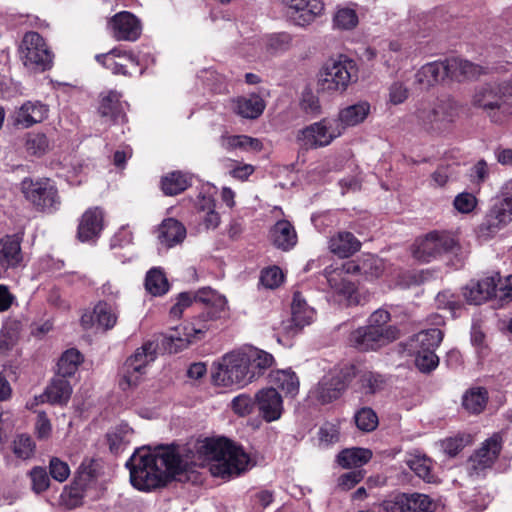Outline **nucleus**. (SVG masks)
<instances>
[{
	"label": "nucleus",
	"instance_id": "nucleus-23",
	"mask_svg": "<svg viewBox=\"0 0 512 512\" xmlns=\"http://www.w3.org/2000/svg\"><path fill=\"white\" fill-rule=\"evenodd\" d=\"M347 383L341 372H333L325 375L318 383L315 394L323 404L338 399L346 389Z\"/></svg>",
	"mask_w": 512,
	"mask_h": 512
},
{
	"label": "nucleus",
	"instance_id": "nucleus-64",
	"mask_svg": "<svg viewBox=\"0 0 512 512\" xmlns=\"http://www.w3.org/2000/svg\"><path fill=\"white\" fill-rule=\"evenodd\" d=\"M300 105H301V108L307 114L316 116L320 113L321 107H320L319 99L311 92H306L303 94Z\"/></svg>",
	"mask_w": 512,
	"mask_h": 512
},
{
	"label": "nucleus",
	"instance_id": "nucleus-8",
	"mask_svg": "<svg viewBox=\"0 0 512 512\" xmlns=\"http://www.w3.org/2000/svg\"><path fill=\"white\" fill-rule=\"evenodd\" d=\"M254 372L243 352L224 355L217 371L213 374L215 384L222 386H245L254 380Z\"/></svg>",
	"mask_w": 512,
	"mask_h": 512
},
{
	"label": "nucleus",
	"instance_id": "nucleus-31",
	"mask_svg": "<svg viewBox=\"0 0 512 512\" xmlns=\"http://www.w3.org/2000/svg\"><path fill=\"white\" fill-rule=\"evenodd\" d=\"M198 219L207 230L216 229L220 222V214L216 211L215 200L211 196L199 195L196 201Z\"/></svg>",
	"mask_w": 512,
	"mask_h": 512
},
{
	"label": "nucleus",
	"instance_id": "nucleus-60",
	"mask_svg": "<svg viewBox=\"0 0 512 512\" xmlns=\"http://www.w3.org/2000/svg\"><path fill=\"white\" fill-rule=\"evenodd\" d=\"M255 404L256 399L253 400L247 394H240L232 400L231 407L236 414L243 417L252 413Z\"/></svg>",
	"mask_w": 512,
	"mask_h": 512
},
{
	"label": "nucleus",
	"instance_id": "nucleus-30",
	"mask_svg": "<svg viewBox=\"0 0 512 512\" xmlns=\"http://www.w3.org/2000/svg\"><path fill=\"white\" fill-rule=\"evenodd\" d=\"M232 109L242 118L256 119L263 113L265 102L259 95L251 94L233 99Z\"/></svg>",
	"mask_w": 512,
	"mask_h": 512
},
{
	"label": "nucleus",
	"instance_id": "nucleus-41",
	"mask_svg": "<svg viewBox=\"0 0 512 512\" xmlns=\"http://www.w3.org/2000/svg\"><path fill=\"white\" fill-rule=\"evenodd\" d=\"M190 185V177L181 171L170 172L161 179V189L168 196L180 194Z\"/></svg>",
	"mask_w": 512,
	"mask_h": 512
},
{
	"label": "nucleus",
	"instance_id": "nucleus-9",
	"mask_svg": "<svg viewBox=\"0 0 512 512\" xmlns=\"http://www.w3.org/2000/svg\"><path fill=\"white\" fill-rule=\"evenodd\" d=\"M19 53L24 66L30 71L44 72L53 65L54 54L37 32L31 31L24 35Z\"/></svg>",
	"mask_w": 512,
	"mask_h": 512
},
{
	"label": "nucleus",
	"instance_id": "nucleus-19",
	"mask_svg": "<svg viewBox=\"0 0 512 512\" xmlns=\"http://www.w3.org/2000/svg\"><path fill=\"white\" fill-rule=\"evenodd\" d=\"M49 106L40 100H28L15 109L13 125L28 129L48 118Z\"/></svg>",
	"mask_w": 512,
	"mask_h": 512
},
{
	"label": "nucleus",
	"instance_id": "nucleus-22",
	"mask_svg": "<svg viewBox=\"0 0 512 512\" xmlns=\"http://www.w3.org/2000/svg\"><path fill=\"white\" fill-rule=\"evenodd\" d=\"M498 282L499 274L483 278L479 281H471L464 289L463 295L468 303L479 305L490 299L492 296L499 297Z\"/></svg>",
	"mask_w": 512,
	"mask_h": 512
},
{
	"label": "nucleus",
	"instance_id": "nucleus-33",
	"mask_svg": "<svg viewBox=\"0 0 512 512\" xmlns=\"http://www.w3.org/2000/svg\"><path fill=\"white\" fill-rule=\"evenodd\" d=\"M273 244L284 251L290 250L297 243V234L293 225L287 220H279L270 230Z\"/></svg>",
	"mask_w": 512,
	"mask_h": 512
},
{
	"label": "nucleus",
	"instance_id": "nucleus-57",
	"mask_svg": "<svg viewBox=\"0 0 512 512\" xmlns=\"http://www.w3.org/2000/svg\"><path fill=\"white\" fill-rule=\"evenodd\" d=\"M409 88L401 81H394L388 88V101L392 105L404 103L409 97Z\"/></svg>",
	"mask_w": 512,
	"mask_h": 512
},
{
	"label": "nucleus",
	"instance_id": "nucleus-47",
	"mask_svg": "<svg viewBox=\"0 0 512 512\" xmlns=\"http://www.w3.org/2000/svg\"><path fill=\"white\" fill-rule=\"evenodd\" d=\"M359 383L365 393L374 394L384 388L386 379L377 372L363 371L359 376Z\"/></svg>",
	"mask_w": 512,
	"mask_h": 512
},
{
	"label": "nucleus",
	"instance_id": "nucleus-54",
	"mask_svg": "<svg viewBox=\"0 0 512 512\" xmlns=\"http://www.w3.org/2000/svg\"><path fill=\"white\" fill-rule=\"evenodd\" d=\"M390 512H417L413 494H401L387 505Z\"/></svg>",
	"mask_w": 512,
	"mask_h": 512
},
{
	"label": "nucleus",
	"instance_id": "nucleus-28",
	"mask_svg": "<svg viewBox=\"0 0 512 512\" xmlns=\"http://www.w3.org/2000/svg\"><path fill=\"white\" fill-rule=\"evenodd\" d=\"M23 260L21 240L16 235H6L0 239V264L7 268L18 267Z\"/></svg>",
	"mask_w": 512,
	"mask_h": 512
},
{
	"label": "nucleus",
	"instance_id": "nucleus-26",
	"mask_svg": "<svg viewBox=\"0 0 512 512\" xmlns=\"http://www.w3.org/2000/svg\"><path fill=\"white\" fill-rule=\"evenodd\" d=\"M72 387L66 378L55 376L39 396L40 401L53 405H66L71 397Z\"/></svg>",
	"mask_w": 512,
	"mask_h": 512
},
{
	"label": "nucleus",
	"instance_id": "nucleus-24",
	"mask_svg": "<svg viewBox=\"0 0 512 512\" xmlns=\"http://www.w3.org/2000/svg\"><path fill=\"white\" fill-rule=\"evenodd\" d=\"M186 227L175 218H166L157 229V239L166 248L175 247L185 240Z\"/></svg>",
	"mask_w": 512,
	"mask_h": 512
},
{
	"label": "nucleus",
	"instance_id": "nucleus-59",
	"mask_svg": "<svg viewBox=\"0 0 512 512\" xmlns=\"http://www.w3.org/2000/svg\"><path fill=\"white\" fill-rule=\"evenodd\" d=\"M34 433L38 440H48L52 435V424L44 411H40L37 414Z\"/></svg>",
	"mask_w": 512,
	"mask_h": 512
},
{
	"label": "nucleus",
	"instance_id": "nucleus-16",
	"mask_svg": "<svg viewBox=\"0 0 512 512\" xmlns=\"http://www.w3.org/2000/svg\"><path fill=\"white\" fill-rule=\"evenodd\" d=\"M118 316L119 310L116 304L99 301L92 312H86L81 316L80 322L86 330L96 325L102 331H109L117 324Z\"/></svg>",
	"mask_w": 512,
	"mask_h": 512
},
{
	"label": "nucleus",
	"instance_id": "nucleus-13",
	"mask_svg": "<svg viewBox=\"0 0 512 512\" xmlns=\"http://www.w3.org/2000/svg\"><path fill=\"white\" fill-rule=\"evenodd\" d=\"M342 128L336 120L323 119L300 130L297 141L305 149L324 147L342 135Z\"/></svg>",
	"mask_w": 512,
	"mask_h": 512
},
{
	"label": "nucleus",
	"instance_id": "nucleus-61",
	"mask_svg": "<svg viewBox=\"0 0 512 512\" xmlns=\"http://www.w3.org/2000/svg\"><path fill=\"white\" fill-rule=\"evenodd\" d=\"M49 473L54 480L64 482L70 475V468L65 461L52 457L49 461Z\"/></svg>",
	"mask_w": 512,
	"mask_h": 512
},
{
	"label": "nucleus",
	"instance_id": "nucleus-52",
	"mask_svg": "<svg viewBox=\"0 0 512 512\" xmlns=\"http://www.w3.org/2000/svg\"><path fill=\"white\" fill-rule=\"evenodd\" d=\"M292 43V37L289 33H273L266 38V48L271 53H279L288 50Z\"/></svg>",
	"mask_w": 512,
	"mask_h": 512
},
{
	"label": "nucleus",
	"instance_id": "nucleus-36",
	"mask_svg": "<svg viewBox=\"0 0 512 512\" xmlns=\"http://www.w3.org/2000/svg\"><path fill=\"white\" fill-rule=\"evenodd\" d=\"M448 76L458 81L472 79L482 74V67L459 58L447 59Z\"/></svg>",
	"mask_w": 512,
	"mask_h": 512
},
{
	"label": "nucleus",
	"instance_id": "nucleus-46",
	"mask_svg": "<svg viewBox=\"0 0 512 512\" xmlns=\"http://www.w3.org/2000/svg\"><path fill=\"white\" fill-rule=\"evenodd\" d=\"M145 288L150 294L160 296L168 291L169 284L164 273L159 269L153 268L146 275Z\"/></svg>",
	"mask_w": 512,
	"mask_h": 512
},
{
	"label": "nucleus",
	"instance_id": "nucleus-32",
	"mask_svg": "<svg viewBox=\"0 0 512 512\" xmlns=\"http://www.w3.org/2000/svg\"><path fill=\"white\" fill-rule=\"evenodd\" d=\"M315 317V309L308 305L300 292H295L291 303V320L295 327L302 329L310 325Z\"/></svg>",
	"mask_w": 512,
	"mask_h": 512
},
{
	"label": "nucleus",
	"instance_id": "nucleus-1",
	"mask_svg": "<svg viewBox=\"0 0 512 512\" xmlns=\"http://www.w3.org/2000/svg\"><path fill=\"white\" fill-rule=\"evenodd\" d=\"M205 461L211 462L210 471L214 476L230 478L246 470L249 457L242 448L226 438H208L199 443L197 455L174 445L160 446L154 450L138 448L126 466L130 471L131 484L140 491H150L191 466L203 465Z\"/></svg>",
	"mask_w": 512,
	"mask_h": 512
},
{
	"label": "nucleus",
	"instance_id": "nucleus-44",
	"mask_svg": "<svg viewBox=\"0 0 512 512\" xmlns=\"http://www.w3.org/2000/svg\"><path fill=\"white\" fill-rule=\"evenodd\" d=\"M133 430L127 424L119 425L114 431L107 434L109 449L112 453L118 454L131 441Z\"/></svg>",
	"mask_w": 512,
	"mask_h": 512
},
{
	"label": "nucleus",
	"instance_id": "nucleus-53",
	"mask_svg": "<svg viewBox=\"0 0 512 512\" xmlns=\"http://www.w3.org/2000/svg\"><path fill=\"white\" fill-rule=\"evenodd\" d=\"M415 365L421 372H430L439 364V358L435 351H416Z\"/></svg>",
	"mask_w": 512,
	"mask_h": 512
},
{
	"label": "nucleus",
	"instance_id": "nucleus-6",
	"mask_svg": "<svg viewBox=\"0 0 512 512\" xmlns=\"http://www.w3.org/2000/svg\"><path fill=\"white\" fill-rule=\"evenodd\" d=\"M20 185L24 198L36 211L50 214L59 209L61 199L58 189L51 179L26 177Z\"/></svg>",
	"mask_w": 512,
	"mask_h": 512
},
{
	"label": "nucleus",
	"instance_id": "nucleus-10",
	"mask_svg": "<svg viewBox=\"0 0 512 512\" xmlns=\"http://www.w3.org/2000/svg\"><path fill=\"white\" fill-rule=\"evenodd\" d=\"M396 326L388 325L385 329H376L374 326H362L351 332L350 345L359 351H376L399 338Z\"/></svg>",
	"mask_w": 512,
	"mask_h": 512
},
{
	"label": "nucleus",
	"instance_id": "nucleus-3",
	"mask_svg": "<svg viewBox=\"0 0 512 512\" xmlns=\"http://www.w3.org/2000/svg\"><path fill=\"white\" fill-rule=\"evenodd\" d=\"M358 65L346 55L329 58L317 75L319 89L329 95L343 94L358 81Z\"/></svg>",
	"mask_w": 512,
	"mask_h": 512
},
{
	"label": "nucleus",
	"instance_id": "nucleus-42",
	"mask_svg": "<svg viewBox=\"0 0 512 512\" xmlns=\"http://www.w3.org/2000/svg\"><path fill=\"white\" fill-rule=\"evenodd\" d=\"M24 148L28 155L42 157L50 150V142L44 133L29 132L24 135Z\"/></svg>",
	"mask_w": 512,
	"mask_h": 512
},
{
	"label": "nucleus",
	"instance_id": "nucleus-29",
	"mask_svg": "<svg viewBox=\"0 0 512 512\" xmlns=\"http://www.w3.org/2000/svg\"><path fill=\"white\" fill-rule=\"evenodd\" d=\"M370 104L367 101H359L342 108L336 121L340 124L342 132L347 127H354L365 121L370 113Z\"/></svg>",
	"mask_w": 512,
	"mask_h": 512
},
{
	"label": "nucleus",
	"instance_id": "nucleus-50",
	"mask_svg": "<svg viewBox=\"0 0 512 512\" xmlns=\"http://www.w3.org/2000/svg\"><path fill=\"white\" fill-rule=\"evenodd\" d=\"M357 24L358 16L356 11L352 8H339L333 17L334 27L341 30H351L355 28Z\"/></svg>",
	"mask_w": 512,
	"mask_h": 512
},
{
	"label": "nucleus",
	"instance_id": "nucleus-21",
	"mask_svg": "<svg viewBox=\"0 0 512 512\" xmlns=\"http://www.w3.org/2000/svg\"><path fill=\"white\" fill-rule=\"evenodd\" d=\"M256 406L268 423L279 420L284 411L283 400L276 388L262 389L256 394Z\"/></svg>",
	"mask_w": 512,
	"mask_h": 512
},
{
	"label": "nucleus",
	"instance_id": "nucleus-4",
	"mask_svg": "<svg viewBox=\"0 0 512 512\" xmlns=\"http://www.w3.org/2000/svg\"><path fill=\"white\" fill-rule=\"evenodd\" d=\"M512 222V178L506 181L476 229L477 237L487 241Z\"/></svg>",
	"mask_w": 512,
	"mask_h": 512
},
{
	"label": "nucleus",
	"instance_id": "nucleus-12",
	"mask_svg": "<svg viewBox=\"0 0 512 512\" xmlns=\"http://www.w3.org/2000/svg\"><path fill=\"white\" fill-rule=\"evenodd\" d=\"M502 450V438L495 433L486 439L481 446L474 451L467 461V472L470 477L480 478L486 475L498 459Z\"/></svg>",
	"mask_w": 512,
	"mask_h": 512
},
{
	"label": "nucleus",
	"instance_id": "nucleus-15",
	"mask_svg": "<svg viewBox=\"0 0 512 512\" xmlns=\"http://www.w3.org/2000/svg\"><path fill=\"white\" fill-rule=\"evenodd\" d=\"M207 330L206 324L196 326L194 323H186L174 328L171 334L163 336L162 345L169 353H177L200 341Z\"/></svg>",
	"mask_w": 512,
	"mask_h": 512
},
{
	"label": "nucleus",
	"instance_id": "nucleus-11",
	"mask_svg": "<svg viewBox=\"0 0 512 512\" xmlns=\"http://www.w3.org/2000/svg\"><path fill=\"white\" fill-rule=\"evenodd\" d=\"M159 347L158 340H147L126 360L124 364L123 381L127 387L136 386L146 367L155 361Z\"/></svg>",
	"mask_w": 512,
	"mask_h": 512
},
{
	"label": "nucleus",
	"instance_id": "nucleus-20",
	"mask_svg": "<svg viewBox=\"0 0 512 512\" xmlns=\"http://www.w3.org/2000/svg\"><path fill=\"white\" fill-rule=\"evenodd\" d=\"M111 35L118 41H136L141 34L139 20L130 12L115 14L108 22Z\"/></svg>",
	"mask_w": 512,
	"mask_h": 512
},
{
	"label": "nucleus",
	"instance_id": "nucleus-18",
	"mask_svg": "<svg viewBox=\"0 0 512 512\" xmlns=\"http://www.w3.org/2000/svg\"><path fill=\"white\" fill-rule=\"evenodd\" d=\"M288 14L298 26H306L324 12L322 0H282Z\"/></svg>",
	"mask_w": 512,
	"mask_h": 512
},
{
	"label": "nucleus",
	"instance_id": "nucleus-2",
	"mask_svg": "<svg viewBox=\"0 0 512 512\" xmlns=\"http://www.w3.org/2000/svg\"><path fill=\"white\" fill-rule=\"evenodd\" d=\"M494 123H503L512 115V81L478 87L471 100Z\"/></svg>",
	"mask_w": 512,
	"mask_h": 512
},
{
	"label": "nucleus",
	"instance_id": "nucleus-37",
	"mask_svg": "<svg viewBox=\"0 0 512 512\" xmlns=\"http://www.w3.org/2000/svg\"><path fill=\"white\" fill-rule=\"evenodd\" d=\"M443 340L440 329L432 328L420 331L411 339V347L416 351H435Z\"/></svg>",
	"mask_w": 512,
	"mask_h": 512
},
{
	"label": "nucleus",
	"instance_id": "nucleus-51",
	"mask_svg": "<svg viewBox=\"0 0 512 512\" xmlns=\"http://www.w3.org/2000/svg\"><path fill=\"white\" fill-rule=\"evenodd\" d=\"M362 274L367 278H378L385 270V263L382 259L374 255H364L362 257Z\"/></svg>",
	"mask_w": 512,
	"mask_h": 512
},
{
	"label": "nucleus",
	"instance_id": "nucleus-63",
	"mask_svg": "<svg viewBox=\"0 0 512 512\" xmlns=\"http://www.w3.org/2000/svg\"><path fill=\"white\" fill-rule=\"evenodd\" d=\"M194 299L202 303L217 304L221 310H223L226 306V299L218 295L215 291H213L210 288H202L198 290L194 296Z\"/></svg>",
	"mask_w": 512,
	"mask_h": 512
},
{
	"label": "nucleus",
	"instance_id": "nucleus-7",
	"mask_svg": "<svg viewBox=\"0 0 512 512\" xmlns=\"http://www.w3.org/2000/svg\"><path fill=\"white\" fill-rule=\"evenodd\" d=\"M459 250L458 240L449 232L433 231L417 239L411 247L413 257L420 262H431Z\"/></svg>",
	"mask_w": 512,
	"mask_h": 512
},
{
	"label": "nucleus",
	"instance_id": "nucleus-62",
	"mask_svg": "<svg viewBox=\"0 0 512 512\" xmlns=\"http://www.w3.org/2000/svg\"><path fill=\"white\" fill-rule=\"evenodd\" d=\"M364 477L365 471L362 469L344 473L338 478V487L343 491H348L361 482Z\"/></svg>",
	"mask_w": 512,
	"mask_h": 512
},
{
	"label": "nucleus",
	"instance_id": "nucleus-25",
	"mask_svg": "<svg viewBox=\"0 0 512 512\" xmlns=\"http://www.w3.org/2000/svg\"><path fill=\"white\" fill-rule=\"evenodd\" d=\"M448 76V64L445 61H433L423 65L415 74V83L429 88Z\"/></svg>",
	"mask_w": 512,
	"mask_h": 512
},
{
	"label": "nucleus",
	"instance_id": "nucleus-38",
	"mask_svg": "<svg viewBox=\"0 0 512 512\" xmlns=\"http://www.w3.org/2000/svg\"><path fill=\"white\" fill-rule=\"evenodd\" d=\"M270 383L273 388L280 389L288 395H296L299 389V380L295 372L290 369L277 370L270 373Z\"/></svg>",
	"mask_w": 512,
	"mask_h": 512
},
{
	"label": "nucleus",
	"instance_id": "nucleus-45",
	"mask_svg": "<svg viewBox=\"0 0 512 512\" xmlns=\"http://www.w3.org/2000/svg\"><path fill=\"white\" fill-rule=\"evenodd\" d=\"M82 355L76 349H69L65 351L58 361V374L57 376L66 378L75 374L78 366L82 362Z\"/></svg>",
	"mask_w": 512,
	"mask_h": 512
},
{
	"label": "nucleus",
	"instance_id": "nucleus-43",
	"mask_svg": "<svg viewBox=\"0 0 512 512\" xmlns=\"http://www.w3.org/2000/svg\"><path fill=\"white\" fill-rule=\"evenodd\" d=\"M243 353L245 358L249 360V367H251V370L254 372V379L271 367L274 362L273 356L263 350L251 348Z\"/></svg>",
	"mask_w": 512,
	"mask_h": 512
},
{
	"label": "nucleus",
	"instance_id": "nucleus-35",
	"mask_svg": "<svg viewBox=\"0 0 512 512\" xmlns=\"http://www.w3.org/2000/svg\"><path fill=\"white\" fill-rule=\"evenodd\" d=\"M370 449L361 447L346 448L338 453L336 461L344 469L360 468L372 459Z\"/></svg>",
	"mask_w": 512,
	"mask_h": 512
},
{
	"label": "nucleus",
	"instance_id": "nucleus-39",
	"mask_svg": "<svg viewBox=\"0 0 512 512\" xmlns=\"http://www.w3.org/2000/svg\"><path fill=\"white\" fill-rule=\"evenodd\" d=\"M406 464L409 468L421 479L427 483L435 481V475L432 471V460L426 455L416 453H410L407 456Z\"/></svg>",
	"mask_w": 512,
	"mask_h": 512
},
{
	"label": "nucleus",
	"instance_id": "nucleus-17",
	"mask_svg": "<svg viewBox=\"0 0 512 512\" xmlns=\"http://www.w3.org/2000/svg\"><path fill=\"white\" fill-rule=\"evenodd\" d=\"M105 226V214L100 207L88 208L80 217L77 227V239L81 242L95 243Z\"/></svg>",
	"mask_w": 512,
	"mask_h": 512
},
{
	"label": "nucleus",
	"instance_id": "nucleus-55",
	"mask_svg": "<svg viewBox=\"0 0 512 512\" xmlns=\"http://www.w3.org/2000/svg\"><path fill=\"white\" fill-rule=\"evenodd\" d=\"M29 476L35 493H42L49 488L50 479L45 468L36 466L29 472Z\"/></svg>",
	"mask_w": 512,
	"mask_h": 512
},
{
	"label": "nucleus",
	"instance_id": "nucleus-49",
	"mask_svg": "<svg viewBox=\"0 0 512 512\" xmlns=\"http://www.w3.org/2000/svg\"><path fill=\"white\" fill-rule=\"evenodd\" d=\"M354 420L358 429L363 432H371L378 426V416L372 408L363 407L354 415Z\"/></svg>",
	"mask_w": 512,
	"mask_h": 512
},
{
	"label": "nucleus",
	"instance_id": "nucleus-5",
	"mask_svg": "<svg viewBox=\"0 0 512 512\" xmlns=\"http://www.w3.org/2000/svg\"><path fill=\"white\" fill-rule=\"evenodd\" d=\"M459 114V107L450 97L436 99L427 107L417 111L420 125L430 134L440 135L453 127Z\"/></svg>",
	"mask_w": 512,
	"mask_h": 512
},
{
	"label": "nucleus",
	"instance_id": "nucleus-14",
	"mask_svg": "<svg viewBox=\"0 0 512 512\" xmlns=\"http://www.w3.org/2000/svg\"><path fill=\"white\" fill-rule=\"evenodd\" d=\"M330 288L331 298L342 306H356L367 301L356 284L347 277H341V272H324Z\"/></svg>",
	"mask_w": 512,
	"mask_h": 512
},
{
	"label": "nucleus",
	"instance_id": "nucleus-27",
	"mask_svg": "<svg viewBox=\"0 0 512 512\" xmlns=\"http://www.w3.org/2000/svg\"><path fill=\"white\" fill-rule=\"evenodd\" d=\"M328 247L334 255L340 258H348L361 249V242L353 233L339 231L330 237Z\"/></svg>",
	"mask_w": 512,
	"mask_h": 512
},
{
	"label": "nucleus",
	"instance_id": "nucleus-56",
	"mask_svg": "<svg viewBox=\"0 0 512 512\" xmlns=\"http://www.w3.org/2000/svg\"><path fill=\"white\" fill-rule=\"evenodd\" d=\"M478 204L476 196L469 192H461L454 198L453 206L461 214L473 212Z\"/></svg>",
	"mask_w": 512,
	"mask_h": 512
},
{
	"label": "nucleus",
	"instance_id": "nucleus-40",
	"mask_svg": "<svg viewBox=\"0 0 512 512\" xmlns=\"http://www.w3.org/2000/svg\"><path fill=\"white\" fill-rule=\"evenodd\" d=\"M488 402V391L483 387H472L462 396V406L471 414L481 413Z\"/></svg>",
	"mask_w": 512,
	"mask_h": 512
},
{
	"label": "nucleus",
	"instance_id": "nucleus-48",
	"mask_svg": "<svg viewBox=\"0 0 512 512\" xmlns=\"http://www.w3.org/2000/svg\"><path fill=\"white\" fill-rule=\"evenodd\" d=\"M35 443L27 434L17 435L12 443V450L16 457L26 460L31 458L35 452Z\"/></svg>",
	"mask_w": 512,
	"mask_h": 512
},
{
	"label": "nucleus",
	"instance_id": "nucleus-34",
	"mask_svg": "<svg viewBox=\"0 0 512 512\" xmlns=\"http://www.w3.org/2000/svg\"><path fill=\"white\" fill-rule=\"evenodd\" d=\"M121 94L115 90L108 91L101 95L100 105L98 108L102 118L116 121L119 118H125L123 103L120 101Z\"/></svg>",
	"mask_w": 512,
	"mask_h": 512
},
{
	"label": "nucleus",
	"instance_id": "nucleus-58",
	"mask_svg": "<svg viewBox=\"0 0 512 512\" xmlns=\"http://www.w3.org/2000/svg\"><path fill=\"white\" fill-rule=\"evenodd\" d=\"M283 279L282 270L277 266H273L262 271L260 282L264 287L274 289L283 282Z\"/></svg>",
	"mask_w": 512,
	"mask_h": 512
}]
</instances>
